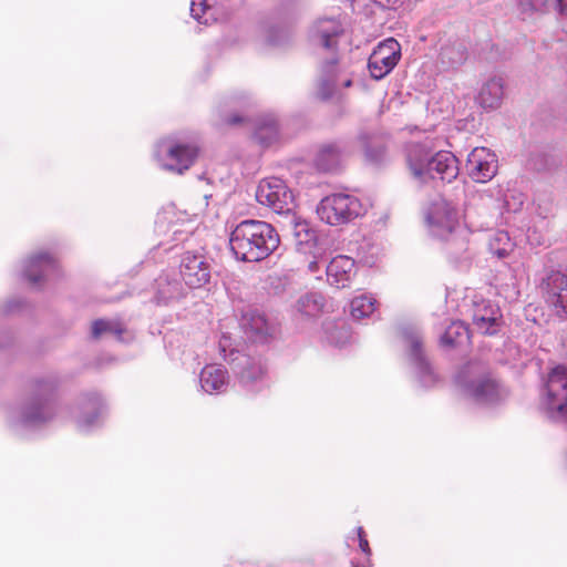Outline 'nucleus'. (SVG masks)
I'll list each match as a JSON object with an SVG mask.
<instances>
[{
  "label": "nucleus",
  "instance_id": "nucleus-30",
  "mask_svg": "<svg viewBox=\"0 0 567 567\" xmlns=\"http://www.w3.org/2000/svg\"><path fill=\"white\" fill-rule=\"evenodd\" d=\"M561 14H567V0L561 2V6H553Z\"/></svg>",
  "mask_w": 567,
  "mask_h": 567
},
{
  "label": "nucleus",
  "instance_id": "nucleus-11",
  "mask_svg": "<svg viewBox=\"0 0 567 567\" xmlns=\"http://www.w3.org/2000/svg\"><path fill=\"white\" fill-rule=\"evenodd\" d=\"M503 324V316L498 307L489 301L475 302L473 310L474 329L485 336L496 334Z\"/></svg>",
  "mask_w": 567,
  "mask_h": 567
},
{
  "label": "nucleus",
  "instance_id": "nucleus-22",
  "mask_svg": "<svg viewBox=\"0 0 567 567\" xmlns=\"http://www.w3.org/2000/svg\"><path fill=\"white\" fill-rule=\"evenodd\" d=\"M503 95V87L499 80L488 81L480 92V99L484 106L495 107L498 105Z\"/></svg>",
  "mask_w": 567,
  "mask_h": 567
},
{
  "label": "nucleus",
  "instance_id": "nucleus-4",
  "mask_svg": "<svg viewBox=\"0 0 567 567\" xmlns=\"http://www.w3.org/2000/svg\"><path fill=\"white\" fill-rule=\"evenodd\" d=\"M423 217L430 233L441 239H449L460 227L456 207L442 197L429 203Z\"/></svg>",
  "mask_w": 567,
  "mask_h": 567
},
{
  "label": "nucleus",
  "instance_id": "nucleus-24",
  "mask_svg": "<svg viewBox=\"0 0 567 567\" xmlns=\"http://www.w3.org/2000/svg\"><path fill=\"white\" fill-rule=\"evenodd\" d=\"M246 330L256 338H264L269 334L270 327L265 315L251 312L245 322Z\"/></svg>",
  "mask_w": 567,
  "mask_h": 567
},
{
  "label": "nucleus",
  "instance_id": "nucleus-34",
  "mask_svg": "<svg viewBox=\"0 0 567 567\" xmlns=\"http://www.w3.org/2000/svg\"><path fill=\"white\" fill-rule=\"evenodd\" d=\"M351 84H352L351 80H347L343 85L346 87H349V86H351Z\"/></svg>",
  "mask_w": 567,
  "mask_h": 567
},
{
  "label": "nucleus",
  "instance_id": "nucleus-8",
  "mask_svg": "<svg viewBox=\"0 0 567 567\" xmlns=\"http://www.w3.org/2000/svg\"><path fill=\"white\" fill-rule=\"evenodd\" d=\"M179 275L187 287L202 288L210 280V266L204 256L186 251L181 257Z\"/></svg>",
  "mask_w": 567,
  "mask_h": 567
},
{
  "label": "nucleus",
  "instance_id": "nucleus-13",
  "mask_svg": "<svg viewBox=\"0 0 567 567\" xmlns=\"http://www.w3.org/2000/svg\"><path fill=\"white\" fill-rule=\"evenodd\" d=\"M58 268L59 261L53 254L39 251L28 258L25 275L31 285H38L42 281L43 275Z\"/></svg>",
  "mask_w": 567,
  "mask_h": 567
},
{
  "label": "nucleus",
  "instance_id": "nucleus-20",
  "mask_svg": "<svg viewBox=\"0 0 567 567\" xmlns=\"http://www.w3.org/2000/svg\"><path fill=\"white\" fill-rule=\"evenodd\" d=\"M470 341L468 328L461 321H453L441 338L445 347H455Z\"/></svg>",
  "mask_w": 567,
  "mask_h": 567
},
{
  "label": "nucleus",
  "instance_id": "nucleus-25",
  "mask_svg": "<svg viewBox=\"0 0 567 567\" xmlns=\"http://www.w3.org/2000/svg\"><path fill=\"white\" fill-rule=\"evenodd\" d=\"M278 127L274 120L260 123L255 131V138L262 145L270 144L277 138Z\"/></svg>",
  "mask_w": 567,
  "mask_h": 567
},
{
  "label": "nucleus",
  "instance_id": "nucleus-27",
  "mask_svg": "<svg viewBox=\"0 0 567 567\" xmlns=\"http://www.w3.org/2000/svg\"><path fill=\"white\" fill-rule=\"evenodd\" d=\"M512 243L506 233H498L496 237L491 241V249L494 255L498 258H505L512 251Z\"/></svg>",
  "mask_w": 567,
  "mask_h": 567
},
{
  "label": "nucleus",
  "instance_id": "nucleus-12",
  "mask_svg": "<svg viewBox=\"0 0 567 567\" xmlns=\"http://www.w3.org/2000/svg\"><path fill=\"white\" fill-rule=\"evenodd\" d=\"M171 163L164 164V168L183 174L195 162L198 148L194 144L175 143L166 147Z\"/></svg>",
  "mask_w": 567,
  "mask_h": 567
},
{
  "label": "nucleus",
  "instance_id": "nucleus-16",
  "mask_svg": "<svg viewBox=\"0 0 567 567\" xmlns=\"http://www.w3.org/2000/svg\"><path fill=\"white\" fill-rule=\"evenodd\" d=\"M470 394L480 402H492L499 398V384L491 377H484L470 386Z\"/></svg>",
  "mask_w": 567,
  "mask_h": 567
},
{
  "label": "nucleus",
  "instance_id": "nucleus-5",
  "mask_svg": "<svg viewBox=\"0 0 567 567\" xmlns=\"http://www.w3.org/2000/svg\"><path fill=\"white\" fill-rule=\"evenodd\" d=\"M546 405L551 417L558 421L567 420V368L555 367L546 383Z\"/></svg>",
  "mask_w": 567,
  "mask_h": 567
},
{
  "label": "nucleus",
  "instance_id": "nucleus-28",
  "mask_svg": "<svg viewBox=\"0 0 567 567\" xmlns=\"http://www.w3.org/2000/svg\"><path fill=\"white\" fill-rule=\"evenodd\" d=\"M248 122V117L241 113H220L217 126L221 130L239 127Z\"/></svg>",
  "mask_w": 567,
  "mask_h": 567
},
{
  "label": "nucleus",
  "instance_id": "nucleus-15",
  "mask_svg": "<svg viewBox=\"0 0 567 567\" xmlns=\"http://www.w3.org/2000/svg\"><path fill=\"white\" fill-rule=\"evenodd\" d=\"M199 381L205 392H220L228 383V373L223 365L207 364L200 371Z\"/></svg>",
  "mask_w": 567,
  "mask_h": 567
},
{
  "label": "nucleus",
  "instance_id": "nucleus-29",
  "mask_svg": "<svg viewBox=\"0 0 567 567\" xmlns=\"http://www.w3.org/2000/svg\"><path fill=\"white\" fill-rule=\"evenodd\" d=\"M357 535L359 538V547L365 555H371V548L367 539L365 532L362 526L357 528Z\"/></svg>",
  "mask_w": 567,
  "mask_h": 567
},
{
  "label": "nucleus",
  "instance_id": "nucleus-36",
  "mask_svg": "<svg viewBox=\"0 0 567 567\" xmlns=\"http://www.w3.org/2000/svg\"><path fill=\"white\" fill-rule=\"evenodd\" d=\"M351 567H358V566H355V565H352Z\"/></svg>",
  "mask_w": 567,
  "mask_h": 567
},
{
  "label": "nucleus",
  "instance_id": "nucleus-21",
  "mask_svg": "<svg viewBox=\"0 0 567 567\" xmlns=\"http://www.w3.org/2000/svg\"><path fill=\"white\" fill-rule=\"evenodd\" d=\"M323 309V297L311 292L300 297L296 303V310L306 317H316Z\"/></svg>",
  "mask_w": 567,
  "mask_h": 567
},
{
  "label": "nucleus",
  "instance_id": "nucleus-18",
  "mask_svg": "<svg viewBox=\"0 0 567 567\" xmlns=\"http://www.w3.org/2000/svg\"><path fill=\"white\" fill-rule=\"evenodd\" d=\"M341 33V25L334 19L320 20L317 24V34L324 49L334 51L338 45L337 39Z\"/></svg>",
  "mask_w": 567,
  "mask_h": 567
},
{
  "label": "nucleus",
  "instance_id": "nucleus-10",
  "mask_svg": "<svg viewBox=\"0 0 567 567\" xmlns=\"http://www.w3.org/2000/svg\"><path fill=\"white\" fill-rule=\"evenodd\" d=\"M466 166L474 181L485 183L495 176L497 159L488 148L475 147L467 157Z\"/></svg>",
  "mask_w": 567,
  "mask_h": 567
},
{
  "label": "nucleus",
  "instance_id": "nucleus-1",
  "mask_svg": "<svg viewBox=\"0 0 567 567\" xmlns=\"http://www.w3.org/2000/svg\"><path fill=\"white\" fill-rule=\"evenodd\" d=\"M276 229L261 220H243L230 234V249L237 259L248 262L260 261L270 256L279 246Z\"/></svg>",
  "mask_w": 567,
  "mask_h": 567
},
{
  "label": "nucleus",
  "instance_id": "nucleus-32",
  "mask_svg": "<svg viewBox=\"0 0 567 567\" xmlns=\"http://www.w3.org/2000/svg\"><path fill=\"white\" fill-rule=\"evenodd\" d=\"M308 268H309V270H310V271H312V272L317 271V270L319 269V267H318V262H317V261H311V262H309Z\"/></svg>",
  "mask_w": 567,
  "mask_h": 567
},
{
  "label": "nucleus",
  "instance_id": "nucleus-31",
  "mask_svg": "<svg viewBox=\"0 0 567 567\" xmlns=\"http://www.w3.org/2000/svg\"><path fill=\"white\" fill-rule=\"evenodd\" d=\"M421 347H422V342L419 339L412 340V349L415 354H417L420 352Z\"/></svg>",
  "mask_w": 567,
  "mask_h": 567
},
{
  "label": "nucleus",
  "instance_id": "nucleus-33",
  "mask_svg": "<svg viewBox=\"0 0 567 567\" xmlns=\"http://www.w3.org/2000/svg\"><path fill=\"white\" fill-rule=\"evenodd\" d=\"M338 62L337 58H333L331 61L327 62L326 68L328 69L330 65H334Z\"/></svg>",
  "mask_w": 567,
  "mask_h": 567
},
{
  "label": "nucleus",
  "instance_id": "nucleus-23",
  "mask_svg": "<svg viewBox=\"0 0 567 567\" xmlns=\"http://www.w3.org/2000/svg\"><path fill=\"white\" fill-rule=\"evenodd\" d=\"M377 300L368 296H359L351 300L350 313L354 319H363L375 310Z\"/></svg>",
  "mask_w": 567,
  "mask_h": 567
},
{
  "label": "nucleus",
  "instance_id": "nucleus-14",
  "mask_svg": "<svg viewBox=\"0 0 567 567\" xmlns=\"http://www.w3.org/2000/svg\"><path fill=\"white\" fill-rule=\"evenodd\" d=\"M355 261L344 255L336 256L327 266L328 281L337 288L349 286L354 275Z\"/></svg>",
  "mask_w": 567,
  "mask_h": 567
},
{
  "label": "nucleus",
  "instance_id": "nucleus-35",
  "mask_svg": "<svg viewBox=\"0 0 567 567\" xmlns=\"http://www.w3.org/2000/svg\"><path fill=\"white\" fill-rule=\"evenodd\" d=\"M29 417H30V419H32V420L39 419V416H38V415L32 414V413H30V414H29Z\"/></svg>",
  "mask_w": 567,
  "mask_h": 567
},
{
  "label": "nucleus",
  "instance_id": "nucleus-2",
  "mask_svg": "<svg viewBox=\"0 0 567 567\" xmlns=\"http://www.w3.org/2000/svg\"><path fill=\"white\" fill-rule=\"evenodd\" d=\"M405 157L410 174L420 184L451 183L458 175V161L451 152L441 151L432 156L425 145L413 143L408 146Z\"/></svg>",
  "mask_w": 567,
  "mask_h": 567
},
{
  "label": "nucleus",
  "instance_id": "nucleus-9",
  "mask_svg": "<svg viewBox=\"0 0 567 567\" xmlns=\"http://www.w3.org/2000/svg\"><path fill=\"white\" fill-rule=\"evenodd\" d=\"M546 302L559 317H567V276L551 271L543 281Z\"/></svg>",
  "mask_w": 567,
  "mask_h": 567
},
{
  "label": "nucleus",
  "instance_id": "nucleus-7",
  "mask_svg": "<svg viewBox=\"0 0 567 567\" xmlns=\"http://www.w3.org/2000/svg\"><path fill=\"white\" fill-rule=\"evenodd\" d=\"M400 58L401 45L395 39L389 38L379 43L368 62L371 76L375 80L383 79L395 68Z\"/></svg>",
  "mask_w": 567,
  "mask_h": 567
},
{
  "label": "nucleus",
  "instance_id": "nucleus-17",
  "mask_svg": "<svg viewBox=\"0 0 567 567\" xmlns=\"http://www.w3.org/2000/svg\"><path fill=\"white\" fill-rule=\"evenodd\" d=\"M223 0H192V16L202 23L215 21L220 12Z\"/></svg>",
  "mask_w": 567,
  "mask_h": 567
},
{
  "label": "nucleus",
  "instance_id": "nucleus-19",
  "mask_svg": "<svg viewBox=\"0 0 567 567\" xmlns=\"http://www.w3.org/2000/svg\"><path fill=\"white\" fill-rule=\"evenodd\" d=\"M342 150L334 143L323 144L319 147L315 164L318 169L328 172L334 168L340 161Z\"/></svg>",
  "mask_w": 567,
  "mask_h": 567
},
{
  "label": "nucleus",
  "instance_id": "nucleus-6",
  "mask_svg": "<svg viewBox=\"0 0 567 567\" xmlns=\"http://www.w3.org/2000/svg\"><path fill=\"white\" fill-rule=\"evenodd\" d=\"M256 199L278 214L290 212L293 207L292 192L277 177L265 178L259 183Z\"/></svg>",
  "mask_w": 567,
  "mask_h": 567
},
{
  "label": "nucleus",
  "instance_id": "nucleus-26",
  "mask_svg": "<svg viewBox=\"0 0 567 567\" xmlns=\"http://www.w3.org/2000/svg\"><path fill=\"white\" fill-rule=\"evenodd\" d=\"M124 328L120 322L97 319L92 322V337L99 339L104 333L122 334Z\"/></svg>",
  "mask_w": 567,
  "mask_h": 567
},
{
  "label": "nucleus",
  "instance_id": "nucleus-3",
  "mask_svg": "<svg viewBox=\"0 0 567 567\" xmlns=\"http://www.w3.org/2000/svg\"><path fill=\"white\" fill-rule=\"evenodd\" d=\"M363 212L360 199L349 194H331L321 199L318 214L331 226L346 225L358 218Z\"/></svg>",
  "mask_w": 567,
  "mask_h": 567
}]
</instances>
